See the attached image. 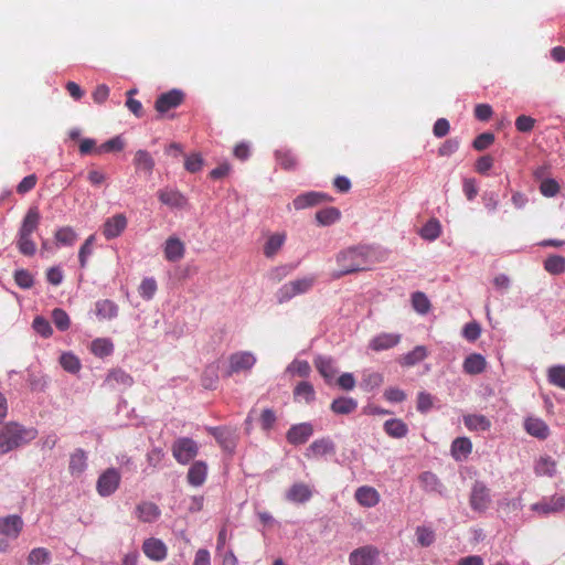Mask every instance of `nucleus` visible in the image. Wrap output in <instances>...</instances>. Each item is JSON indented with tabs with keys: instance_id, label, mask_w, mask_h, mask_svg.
I'll list each match as a JSON object with an SVG mask.
<instances>
[{
	"instance_id": "f257e3e1",
	"label": "nucleus",
	"mask_w": 565,
	"mask_h": 565,
	"mask_svg": "<svg viewBox=\"0 0 565 565\" xmlns=\"http://www.w3.org/2000/svg\"><path fill=\"white\" fill-rule=\"evenodd\" d=\"M338 268L331 273L333 279L345 275L370 269L371 248L369 246H353L339 252L335 256Z\"/></svg>"
},
{
	"instance_id": "f03ea898",
	"label": "nucleus",
	"mask_w": 565,
	"mask_h": 565,
	"mask_svg": "<svg viewBox=\"0 0 565 565\" xmlns=\"http://www.w3.org/2000/svg\"><path fill=\"white\" fill-rule=\"evenodd\" d=\"M36 437V430L24 428L17 423H9L0 427V455L33 440Z\"/></svg>"
},
{
	"instance_id": "7ed1b4c3",
	"label": "nucleus",
	"mask_w": 565,
	"mask_h": 565,
	"mask_svg": "<svg viewBox=\"0 0 565 565\" xmlns=\"http://www.w3.org/2000/svg\"><path fill=\"white\" fill-rule=\"evenodd\" d=\"M316 280L315 276H306L282 285L276 292L277 301L284 303L298 295L308 292L313 287Z\"/></svg>"
},
{
	"instance_id": "20e7f679",
	"label": "nucleus",
	"mask_w": 565,
	"mask_h": 565,
	"mask_svg": "<svg viewBox=\"0 0 565 565\" xmlns=\"http://www.w3.org/2000/svg\"><path fill=\"white\" fill-rule=\"evenodd\" d=\"M174 459L181 463H189L199 452L198 444L188 437L178 438L171 447Z\"/></svg>"
},
{
	"instance_id": "39448f33",
	"label": "nucleus",
	"mask_w": 565,
	"mask_h": 565,
	"mask_svg": "<svg viewBox=\"0 0 565 565\" xmlns=\"http://www.w3.org/2000/svg\"><path fill=\"white\" fill-rule=\"evenodd\" d=\"M565 509V493H556L544 497L541 501L533 503L531 510L541 516L559 513Z\"/></svg>"
},
{
	"instance_id": "423d86ee",
	"label": "nucleus",
	"mask_w": 565,
	"mask_h": 565,
	"mask_svg": "<svg viewBox=\"0 0 565 565\" xmlns=\"http://www.w3.org/2000/svg\"><path fill=\"white\" fill-rule=\"evenodd\" d=\"M119 482V472L115 468H108L99 476L96 490L102 497H108L118 489Z\"/></svg>"
},
{
	"instance_id": "0eeeda50",
	"label": "nucleus",
	"mask_w": 565,
	"mask_h": 565,
	"mask_svg": "<svg viewBox=\"0 0 565 565\" xmlns=\"http://www.w3.org/2000/svg\"><path fill=\"white\" fill-rule=\"evenodd\" d=\"M380 551L373 545H365L359 547L350 553L349 563L350 565H374Z\"/></svg>"
},
{
	"instance_id": "6e6552de",
	"label": "nucleus",
	"mask_w": 565,
	"mask_h": 565,
	"mask_svg": "<svg viewBox=\"0 0 565 565\" xmlns=\"http://www.w3.org/2000/svg\"><path fill=\"white\" fill-rule=\"evenodd\" d=\"M184 94L179 89H171L167 93L161 94L156 103L154 108L158 113L164 114L170 109L177 108L182 104Z\"/></svg>"
},
{
	"instance_id": "1a4fd4ad",
	"label": "nucleus",
	"mask_w": 565,
	"mask_h": 565,
	"mask_svg": "<svg viewBox=\"0 0 565 565\" xmlns=\"http://www.w3.org/2000/svg\"><path fill=\"white\" fill-rule=\"evenodd\" d=\"M256 363V358L250 352H236L230 356V369L226 373L227 376H231L234 373H238L241 371L250 370Z\"/></svg>"
},
{
	"instance_id": "9d476101",
	"label": "nucleus",
	"mask_w": 565,
	"mask_h": 565,
	"mask_svg": "<svg viewBox=\"0 0 565 565\" xmlns=\"http://www.w3.org/2000/svg\"><path fill=\"white\" fill-rule=\"evenodd\" d=\"M23 526L22 518L17 514L0 518V535L15 540L21 534Z\"/></svg>"
},
{
	"instance_id": "9b49d317",
	"label": "nucleus",
	"mask_w": 565,
	"mask_h": 565,
	"mask_svg": "<svg viewBox=\"0 0 565 565\" xmlns=\"http://www.w3.org/2000/svg\"><path fill=\"white\" fill-rule=\"evenodd\" d=\"M142 552L154 562H162L167 558L168 547L160 539L150 537L143 541Z\"/></svg>"
},
{
	"instance_id": "f8f14e48",
	"label": "nucleus",
	"mask_w": 565,
	"mask_h": 565,
	"mask_svg": "<svg viewBox=\"0 0 565 565\" xmlns=\"http://www.w3.org/2000/svg\"><path fill=\"white\" fill-rule=\"evenodd\" d=\"M331 200L332 198L327 193L310 191L296 196L292 201V205L296 210H303Z\"/></svg>"
},
{
	"instance_id": "ddd939ff",
	"label": "nucleus",
	"mask_w": 565,
	"mask_h": 565,
	"mask_svg": "<svg viewBox=\"0 0 565 565\" xmlns=\"http://www.w3.org/2000/svg\"><path fill=\"white\" fill-rule=\"evenodd\" d=\"M489 503L490 494L488 488L481 482H476L470 494V507L475 511L483 512L488 509Z\"/></svg>"
},
{
	"instance_id": "4468645a",
	"label": "nucleus",
	"mask_w": 565,
	"mask_h": 565,
	"mask_svg": "<svg viewBox=\"0 0 565 565\" xmlns=\"http://www.w3.org/2000/svg\"><path fill=\"white\" fill-rule=\"evenodd\" d=\"M127 217L119 213L108 217L103 225V235L106 239L118 237L127 227Z\"/></svg>"
},
{
	"instance_id": "2eb2a0df",
	"label": "nucleus",
	"mask_w": 565,
	"mask_h": 565,
	"mask_svg": "<svg viewBox=\"0 0 565 565\" xmlns=\"http://www.w3.org/2000/svg\"><path fill=\"white\" fill-rule=\"evenodd\" d=\"M313 434V427L309 423L294 425L287 431L286 438L291 445L305 444Z\"/></svg>"
},
{
	"instance_id": "dca6fc26",
	"label": "nucleus",
	"mask_w": 565,
	"mask_h": 565,
	"mask_svg": "<svg viewBox=\"0 0 565 565\" xmlns=\"http://www.w3.org/2000/svg\"><path fill=\"white\" fill-rule=\"evenodd\" d=\"M135 513L139 521L143 523H152L160 518L161 510L153 502L142 501L136 507Z\"/></svg>"
},
{
	"instance_id": "f3484780",
	"label": "nucleus",
	"mask_w": 565,
	"mask_h": 565,
	"mask_svg": "<svg viewBox=\"0 0 565 565\" xmlns=\"http://www.w3.org/2000/svg\"><path fill=\"white\" fill-rule=\"evenodd\" d=\"M312 497L310 487L303 482L294 483L286 492V499L294 503H305Z\"/></svg>"
},
{
	"instance_id": "a211bd4d",
	"label": "nucleus",
	"mask_w": 565,
	"mask_h": 565,
	"mask_svg": "<svg viewBox=\"0 0 565 565\" xmlns=\"http://www.w3.org/2000/svg\"><path fill=\"white\" fill-rule=\"evenodd\" d=\"M211 434L215 437L223 449L232 452L236 446L235 431L225 427L211 428Z\"/></svg>"
},
{
	"instance_id": "6ab92c4d",
	"label": "nucleus",
	"mask_w": 565,
	"mask_h": 565,
	"mask_svg": "<svg viewBox=\"0 0 565 565\" xmlns=\"http://www.w3.org/2000/svg\"><path fill=\"white\" fill-rule=\"evenodd\" d=\"M401 341V335L395 333H380L376 337H374L371 341L369 347L373 351H383L388 350L396 344H398Z\"/></svg>"
},
{
	"instance_id": "aec40b11",
	"label": "nucleus",
	"mask_w": 565,
	"mask_h": 565,
	"mask_svg": "<svg viewBox=\"0 0 565 565\" xmlns=\"http://www.w3.org/2000/svg\"><path fill=\"white\" fill-rule=\"evenodd\" d=\"M40 220L41 215L38 207H30L22 220L18 233L32 236L40 225Z\"/></svg>"
},
{
	"instance_id": "412c9836",
	"label": "nucleus",
	"mask_w": 565,
	"mask_h": 565,
	"mask_svg": "<svg viewBox=\"0 0 565 565\" xmlns=\"http://www.w3.org/2000/svg\"><path fill=\"white\" fill-rule=\"evenodd\" d=\"M207 476V466L204 461H195L191 465L188 471V482L193 487L202 486Z\"/></svg>"
},
{
	"instance_id": "4be33fe9",
	"label": "nucleus",
	"mask_w": 565,
	"mask_h": 565,
	"mask_svg": "<svg viewBox=\"0 0 565 565\" xmlns=\"http://www.w3.org/2000/svg\"><path fill=\"white\" fill-rule=\"evenodd\" d=\"M184 244L177 237H169L164 244V257L169 262H178L183 258Z\"/></svg>"
},
{
	"instance_id": "5701e85b",
	"label": "nucleus",
	"mask_w": 565,
	"mask_h": 565,
	"mask_svg": "<svg viewBox=\"0 0 565 565\" xmlns=\"http://www.w3.org/2000/svg\"><path fill=\"white\" fill-rule=\"evenodd\" d=\"M355 500L365 508L375 507L380 502L379 492L372 487H360L355 491Z\"/></svg>"
},
{
	"instance_id": "b1692460",
	"label": "nucleus",
	"mask_w": 565,
	"mask_h": 565,
	"mask_svg": "<svg viewBox=\"0 0 565 565\" xmlns=\"http://www.w3.org/2000/svg\"><path fill=\"white\" fill-rule=\"evenodd\" d=\"M334 451V445L329 438L315 440L306 451V457H322Z\"/></svg>"
},
{
	"instance_id": "393cba45",
	"label": "nucleus",
	"mask_w": 565,
	"mask_h": 565,
	"mask_svg": "<svg viewBox=\"0 0 565 565\" xmlns=\"http://www.w3.org/2000/svg\"><path fill=\"white\" fill-rule=\"evenodd\" d=\"M87 468V456L83 449H76L71 454L68 471L74 477H79Z\"/></svg>"
},
{
	"instance_id": "a878e982",
	"label": "nucleus",
	"mask_w": 565,
	"mask_h": 565,
	"mask_svg": "<svg viewBox=\"0 0 565 565\" xmlns=\"http://www.w3.org/2000/svg\"><path fill=\"white\" fill-rule=\"evenodd\" d=\"M487 361L479 353H472L468 355L462 364L463 371L470 375H477L486 370Z\"/></svg>"
},
{
	"instance_id": "bb28decb",
	"label": "nucleus",
	"mask_w": 565,
	"mask_h": 565,
	"mask_svg": "<svg viewBox=\"0 0 565 565\" xmlns=\"http://www.w3.org/2000/svg\"><path fill=\"white\" fill-rule=\"evenodd\" d=\"M161 203L170 207H184L186 204L185 196L177 190H161L158 192Z\"/></svg>"
},
{
	"instance_id": "cd10ccee",
	"label": "nucleus",
	"mask_w": 565,
	"mask_h": 565,
	"mask_svg": "<svg viewBox=\"0 0 565 565\" xmlns=\"http://www.w3.org/2000/svg\"><path fill=\"white\" fill-rule=\"evenodd\" d=\"M524 427H525V430L530 435H532L536 438H540V439L547 438V436L550 434L548 426L545 424L544 420H542L540 418H533V417L527 418L524 423Z\"/></svg>"
},
{
	"instance_id": "c85d7f7f",
	"label": "nucleus",
	"mask_w": 565,
	"mask_h": 565,
	"mask_svg": "<svg viewBox=\"0 0 565 565\" xmlns=\"http://www.w3.org/2000/svg\"><path fill=\"white\" fill-rule=\"evenodd\" d=\"M383 429L392 438H404L408 434V426L399 418L386 420Z\"/></svg>"
},
{
	"instance_id": "c756f323",
	"label": "nucleus",
	"mask_w": 565,
	"mask_h": 565,
	"mask_svg": "<svg viewBox=\"0 0 565 565\" xmlns=\"http://www.w3.org/2000/svg\"><path fill=\"white\" fill-rule=\"evenodd\" d=\"M358 407V402L352 397H339L333 399L330 408L339 415H348L353 413Z\"/></svg>"
},
{
	"instance_id": "7c9ffc66",
	"label": "nucleus",
	"mask_w": 565,
	"mask_h": 565,
	"mask_svg": "<svg viewBox=\"0 0 565 565\" xmlns=\"http://www.w3.org/2000/svg\"><path fill=\"white\" fill-rule=\"evenodd\" d=\"M472 450V444L467 437H458L451 444V455L456 460L467 458Z\"/></svg>"
},
{
	"instance_id": "2f4dec72",
	"label": "nucleus",
	"mask_w": 565,
	"mask_h": 565,
	"mask_svg": "<svg viewBox=\"0 0 565 565\" xmlns=\"http://www.w3.org/2000/svg\"><path fill=\"white\" fill-rule=\"evenodd\" d=\"M285 239V234L276 233L270 235L264 245V255L267 258H273L277 254V252L282 247Z\"/></svg>"
},
{
	"instance_id": "473e14b6",
	"label": "nucleus",
	"mask_w": 565,
	"mask_h": 565,
	"mask_svg": "<svg viewBox=\"0 0 565 565\" xmlns=\"http://www.w3.org/2000/svg\"><path fill=\"white\" fill-rule=\"evenodd\" d=\"M96 315L99 319H113L118 315V307L111 300H99L96 302Z\"/></svg>"
},
{
	"instance_id": "72a5a7b5",
	"label": "nucleus",
	"mask_w": 565,
	"mask_h": 565,
	"mask_svg": "<svg viewBox=\"0 0 565 565\" xmlns=\"http://www.w3.org/2000/svg\"><path fill=\"white\" fill-rule=\"evenodd\" d=\"M422 488L427 492L441 493L443 484L437 476L430 471H425L419 476Z\"/></svg>"
},
{
	"instance_id": "f704fd0d",
	"label": "nucleus",
	"mask_w": 565,
	"mask_h": 565,
	"mask_svg": "<svg viewBox=\"0 0 565 565\" xmlns=\"http://www.w3.org/2000/svg\"><path fill=\"white\" fill-rule=\"evenodd\" d=\"M106 383L109 385L119 384L124 387H130L134 384V379L124 370L117 369L108 373Z\"/></svg>"
},
{
	"instance_id": "c9c22d12",
	"label": "nucleus",
	"mask_w": 565,
	"mask_h": 565,
	"mask_svg": "<svg viewBox=\"0 0 565 565\" xmlns=\"http://www.w3.org/2000/svg\"><path fill=\"white\" fill-rule=\"evenodd\" d=\"M134 164L138 170H143L150 174L154 168V160L148 151L138 150L135 153Z\"/></svg>"
},
{
	"instance_id": "e433bc0d",
	"label": "nucleus",
	"mask_w": 565,
	"mask_h": 565,
	"mask_svg": "<svg viewBox=\"0 0 565 565\" xmlns=\"http://www.w3.org/2000/svg\"><path fill=\"white\" fill-rule=\"evenodd\" d=\"M466 427L470 430H488L491 427L490 420L484 415H467L463 417Z\"/></svg>"
},
{
	"instance_id": "4c0bfd02",
	"label": "nucleus",
	"mask_w": 565,
	"mask_h": 565,
	"mask_svg": "<svg viewBox=\"0 0 565 565\" xmlns=\"http://www.w3.org/2000/svg\"><path fill=\"white\" fill-rule=\"evenodd\" d=\"M415 535H416L418 545H420L422 547H428V546L433 545L434 542L436 541V533L429 526H425V525L417 526L415 530Z\"/></svg>"
},
{
	"instance_id": "58836bf2",
	"label": "nucleus",
	"mask_w": 565,
	"mask_h": 565,
	"mask_svg": "<svg viewBox=\"0 0 565 565\" xmlns=\"http://www.w3.org/2000/svg\"><path fill=\"white\" fill-rule=\"evenodd\" d=\"M427 356V349L424 345H417L414 348L413 351L408 352L407 354L403 355L401 360V364L405 366H413L423 360H425Z\"/></svg>"
},
{
	"instance_id": "ea45409f",
	"label": "nucleus",
	"mask_w": 565,
	"mask_h": 565,
	"mask_svg": "<svg viewBox=\"0 0 565 565\" xmlns=\"http://www.w3.org/2000/svg\"><path fill=\"white\" fill-rule=\"evenodd\" d=\"M422 238L426 241H435L441 234V225L437 218H430L419 232Z\"/></svg>"
},
{
	"instance_id": "a19ab883",
	"label": "nucleus",
	"mask_w": 565,
	"mask_h": 565,
	"mask_svg": "<svg viewBox=\"0 0 565 565\" xmlns=\"http://www.w3.org/2000/svg\"><path fill=\"white\" fill-rule=\"evenodd\" d=\"M544 269L551 275H561L565 273V257L551 255L544 260Z\"/></svg>"
},
{
	"instance_id": "79ce46f5",
	"label": "nucleus",
	"mask_w": 565,
	"mask_h": 565,
	"mask_svg": "<svg viewBox=\"0 0 565 565\" xmlns=\"http://www.w3.org/2000/svg\"><path fill=\"white\" fill-rule=\"evenodd\" d=\"M277 163L284 170H294L297 167V158L290 150L280 149L275 152Z\"/></svg>"
},
{
	"instance_id": "37998d69",
	"label": "nucleus",
	"mask_w": 565,
	"mask_h": 565,
	"mask_svg": "<svg viewBox=\"0 0 565 565\" xmlns=\"http://www.w3.org/2000/svg\"><path fill=\"white\" fill-rule=\"evenodd\" d=\"M341 216L337 207H327L316 213V220L320 225H331L335 223Z\"/></svg>"
},
{
	"instance_id": "c03bdc74",
	"label": "nucleus",
	"mask_w": 565,
	"mask_h": 565,
	"mask_svg": "<svg viewBox=\"0 0 565 565\" xmlns=\"http://www.w3.org/2000/svg\"><path fill=\"white\" fill-rule=\"evenodd\" d=\"M315 365L327 382H330L337 373L330 359L319 356L315 360Z\"/></svg>"
},
{
	"instance_id": "a18cd8bd",
	"label": "nucleus",
	"mask_w": 565,
	"mask_h": 565,
	"mask_svg": "<svg viewBox=\"0 0 565 565\" xmlns=\"http://www.w3.org/2000/svg\"><path fill=\"white\" fill-rule=\"evenodd\" d=\"M114 351V344L110 340L105 338L95 339L92 342V352L99 358L108 356Z\"/></svg>"
},
{
	"instance_id": "49530a36",
	"label": "nucleus",
	"mask_w": 565,
	"mask_h": 565,
	"mask_svg": "<svg viewBox=\"0 0 565 565\" xmlns=\"http://www.w3.org/2000/svg\"><path fill=\"white\" fill-rule=\"evenodd\" d=\"M295 398L310 403L315 399V390L309 382H300L294 390Z\"/></svg>"
},
{
	"instance_id": "de8ad7c7",
	"label": "nucleus",
	"mask_w": 565,
	"mask_h": 565,
	"mask_svg": "<svg viewBox=\"0 0 565 565\" xmlns=\"http://www.w3.org/2000/svg\"><path fill=\"white\" fill-rule=\"evenodd\" d=\"M548 382L557 387L565 390V365H555L547 371Z\"/></svg>"
},
{
	"instance_id": "09e8293b",
	"label": "nucleus",
	"mask_w": 565,
	"mask_h": 565,
	"mask_svg": "<svg viewBox=\"0 0 565 565\" xmlns=\"http://www.w3.org/2000/svg\"><path fill=\"white\" fill-rule=\"evenodd\" d=\"M55 239L60 245L72 246L77 239V234L71 226H64L55 232Z\"/></svg>"
},
{
	"instance_id": "8fccbe9b",
	"label": "nucleus",
	"mask_w": 565,
	"mask_h": 565,
	"mask_svg": "<svg viewBox=\"0 0 565 565\" xmlns=\"http://www.w3.org/2000/svg\"><path fill=\"white\" fill-rule=\"evenodd\" d=\"M17 247L25 256H33L36 252V245L30 235L18 233Z\"/></svg>"
},
{
	"instance_id": "3c124183",
	"label": "nucleus",
	"mask_w": 565,
	"mask_h": 565,
	"mask_svg": "<svg viewBox=\"0 0 565 565\" xmlns=\"http://www.w3.org/2000/svg\"><path fill=\"white\" fill-rule=\"evenodd\" d=\"M499 509L505 515L516 513L522 509V498L503 499L499 502Z\"/></svg>"
},
{
	"instance_id": "603ef678",
	"label": "nucleus",
	"mask_w": 565,
	"mask_h": 565,
	"mask_svg": "<svg viewBox=\"0 0 565 565\" xmlns=\"http://www.w3.org/2000/svg\"><path fill=\"white\" fill-rule=\"evenodd\" d=\"M62 367L70 373H77L81 370L79 359L73 353H63L60 358Z\"/></svg>"
},
{
	"instance_id": "864d4df0",
	"label": "nucleus",
	"mask_w": 565,
	"mask_h": 565,
	"mask_svg": "<svg viewBox=\"0 0 565 565\" xmlns=\"http://www.w3.org/2000/svg\"><path fill=\"white\" fill-rule=\"evenodd\" d=\"M412 305H413V308L418 313H422V315L427 313L430 308V302H429L428 298L426 297V295L424 292H420V291H416L413 294Z\"/></svg>"
},
{
	"instance_id": "5fc2aeb1",
	"label": "nucleus",
	"mask_w": 565,
	"mask_h": 565,
	"mask_svg": "<svg viewBox=\"0 0 565 565\" xmlns=\"http://www.w3.org/2000/svg\"><path fill=\"white\" fill-rule=\"evenodd\" d=\"M95 242V235H90L86 238L84 244L81 246L78 252V260L81 268H85L87 265V259L93 253V244Z\"/></svg>"
},
{
	"instance_id": "6e6d98bb",
	"label": "nucleus",
	"mask_w": 565,
	"mask_h": 565,
	"mask_svg": "<svg viewBox=\"0 0 565 565\" xmlns=\"http://www.w3.org/2000/svg\"><path fill=\"white\" fill-rule=\"evenodd\" d=\"M49 561L50 552L44 547L33 548L28 556L29 565H40L43 563H47Z\"/></svg>"
},
{
	"instance_id": "4d7b16f0",
	"label": "nucleus",
	"mask_w": 565,
	"mask_h": 565,
	"mask_svg": "<svg viewBox=\"0 0 565 565\" xmlns=\"http://www.w3.org/2000/svg\"><path fill=\"white\" fill-rule=\"evenodd\" d=\"M52 319L56 328L61 331L67 330L71 326L70 317L63 309H54L52 312Z\"/></svg>"
},
{
	"instance_id": "13d9d810",
	"label": "nucleus",
	"mask_w": 565,
	"mask_h": 565,
	"mask_svg": "<svg viewBox=\"0 0 565 565\" xmlns=\"http://www.w3.org/2000/svg\"><path fill=\"white\" fill-rule=\"evenodd\" d=\"M124 147H125V143H124L122 139L119 136H117V137H114V138L107 140L103 145H100L96 149V153L121 151L124 149Z\"/></svg>"
},
{
	"instance_id": "bf43d9fd",
	"label": "nucleus",
	"mask_w": 565,
	"mask_h": 565,
	"mask_svg": "<svg viewBox=\"0 0 565 565\" xmlns=\"http://www.w3.org/2000/svg\"><path fill=\"white\" fill-rule=\"evenodd\" d=\"M535 471L537 475L552 477L556 472V463L551 458H541Z\"/></svg>"
},
{
	"instance_id": "052dcab7",
	"label": "nucleus",
	"mask_w": 565,
	"mask_h": 565,
	"mask_svg": "<svg viewBox=\"0 0 565 565\" xmlns=\"http://www.w3.org/2000/svg\"><path fill=\"white\" fill-rule=\"evenodd\" d=\"M157 291V282L153 278H145L139 286V295L146 299L150 300Z\"/></svg>"
},
{
	"instance_id": "680f3d73",
	"label": "nucleus",
	"mask_w": 565,
	"mask_h": 565,
	"mask_svg": "<svg viewBox=\"0 0 565 565\" xmlns=\"http://www.w3.org/2000/svg\"><path fill=\"white\" fill-rule=\"evenodd\" d=\"M383 383V375L377 372H371L363 375L362 387L366 391H372Z\"/></svg>"
},
{
	"instance_id": "e2e57ef3",
	"label": "nucleus",
	"mask_w": 565,
	"mask_h": 565,
	"mask_svg": "<svg viewBox=\"0 0 565 565\" xmlns=\"http://www.w3.org/2000/svg\"><path fill=\"white\" fill-rule=\"evenodd\" d=\"M559 184L555 179H545L540 184L541 193L546 198H553L559 192Z\"/></svg>"
},
{
	"instance_id": "0e129e2a",
	"label": "nucleus",
	"mask_w": 565,
	"mask_h": 565,
	"mask_svg": "<svg viewBox=\"0 0 565 565\" xmlns=\"http://www.w3.org/2000/svg\"><path fill=\"white\" fill-rule=\"evenodd\" d=\"M14 281L23 289H29L34 284L33 276L26 269L17 270L14 273Z\"/></svg>"
},
{
	"instance_id": "69168bd1",
	"label": "nucleus",
	"mask_w": 565,
	"mask_h": 565,
	"mask_svg": "<svg viewBox=\"0 0 565 565\" xmlns=\"http://www.w3.org/2000/svg\"><path fill=\"white\" fill-rule=\"evenodd\" d=\"M494 142V135L491 132H483L480 134L472 143V147L478 150L482 151L489 148Z\"/></svg>"
},
{
	"instance_id": "338daca9",
	"label": "nucleus",
	"mask_w": 565,
	"mask_h": 565,
	"mask_svg": "<svg viewBox=\"0 0 565 565\" xmlns=\"http://www.w3.org/2000/svg\"><path fill=\"white\" fill-rule=\"evenodd\" d=\"M38 183V177L33 174H29L24 177L20 183L17 185V193L24 195L35 188Z\"/></svg>"
},
{
	"instance_id": "774afa93",
	"label": "nucleus",
	"mask_w": 565,
	"mask_h": 565,
	"mask_svg": "<svg viewBox=\"0 0 565 565\" xmlns=\"http://www.w3.org/2000/svg\"><path fill=\"white\" fill-rule=\"evenodd\" d=\"M33 329L44 338H49L53 330L50 322L43 317H36L33 320Z\"/></svg>"
}]
</instances>
